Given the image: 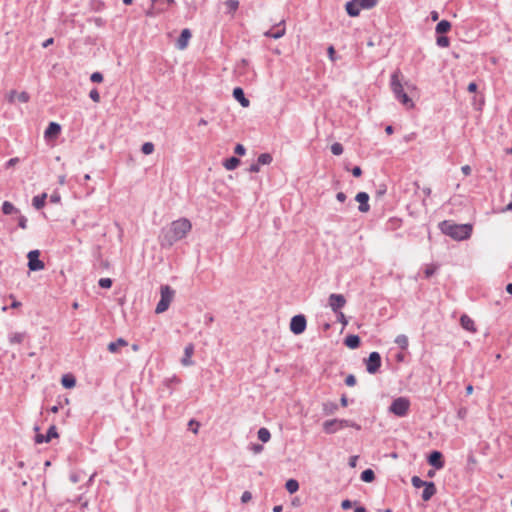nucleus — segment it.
Here are the masks:
<instances>
[{
  "label": "nucleus",
  "instance_id": "nucleus-1",
  "mask_svg": "<svg viewBox=\"0 0 512 512\" xmlns=\"http://www.w3.org/2000/svg\"><path fill=\"white\" fill-rule=\"evenodd\" d=\"M192 224L187 218L173 221L170 226L163 229L160 235V244L163 248L172 247L176 242L184 239L191 231Z\"/></svg>",
  "mask_w": 512,
  "mask_h": 512
},
{
  "label": "nucleus",
  "instance_id": "nucleus-2",
  "mask_svg": "<svg viewBox=\"0 0 512 512\" xmlns=\"http://www.w3.org/2000/svg\"><path fill=\"white\" fill-rule=\"evenodd\" d=\"M440 231L455 241H464L471 237L473 225L470 223L457 224L453 220H443L438 224Z\"/></svg>",
  "mask_w": 512,
  "mask_h": 512
},
{
  "label": "nucleus",
  "instance_id": "nucleus-3",
  "mask_svg": "<svg viewBox=\"0 0 512 512\" xmlns=\"http://www.w3.org/2000/svg\"><path fill=\"white\" fill-rule=\"evenodd\" d=\"M175 296V290L165 284L160 286V300L156 305L155 313L162 314L169 309L171 302Z\"/></svg>",
  "mask_w": 512,
  "mask_h": 512
},
{
  "label": "nucleus",
  "instance_id": "nucleus-4",
  "mask_svg": "<svg viewBox=\"0 0 512 512\" xmlns=\"http://www.w3.org/2000/svg\"><path fill=\"white\" fill-rule=\"evenodd\" d=\"M410 405L411 403L409 398L400 396L392 401L388 411L397 417H405L409 412Z\"/></svg>",
  "mask_w": 512,
  "mask_h": 512
},
{
  "label": "nucleus",
  "instance_id": "nucleus-5",
  "mask_svg": "<svg viewBox=\"0 0 512 512\" xmlns=\"http://www.w3.org/2000/svg\"><path fill=\"white\" fill-rule=\"evenodd\" d=\"M41 252L38 249L31 250L27 254L28 269L32 272L41 271L45 268V263L40 259Z\"/></svg>",
  "mask_w": 512,
  "mask_h": 512
},
{
  "label": "nucleus",
  "instance_id": "nucleus-6",
  "mask_svg": "<svg viewBox=\"0 0 512 512\" xmlns=\"http://www.w3.org/2000/svg\"><path fill=\"white\" fill-rule=\"evenodd\" d=\"M364 363L366 365V371L369 374H376L377 372H379L382 364V358L380 353L377 351L371 352L368 358L364 359Z\"/></svg>",
  "mask_w": 512,
  "mask_h": 512
},
{
  "label": "nucleus",
  "instance_id": "nucleus-7",
  "mask_svg": "<svg viewBox=\"0 0 512 512\" xmlns=\"http://www.w3.org/2000/svg\"><path fill=\"white\" fill-rule=\"evenodd\" d=\"M290 331L294 335H301L307 328V319L304 314L294 315L289 324Z\"/></svg>",
  "mask_w": 512,
  "mask_h": 512
},
{
  "label": "nucleus",
  "instance_id": "nucleus-8",
  "mask_svg": "<svg viewBox=\"0 0 512 512\" xmlns=\"http://www.w3.org/2000/svg\"><path fill=\"white\" fill-rule=\"evenodd\" d=\"M402 78L403 75L399 69H396L390 77V88L396 99L405 92L402 84Z\"/></svg>",
  "mask_w": 512,
  "mask_h": 512
},
{
  "label": "nucleus",
  "instance_id": "nucleus-9",
  "mask_svg": "<svg viewBox=\"0 0 512 512\" xmlns=\"http://www.w3.org/2000/svg\"><path fill=\"white\" fill-rule=\"evenodd\" d=\"M427 463L437 470L445 466L444 457L441 451L433 450L427 456Z\"/></svg>",
  "mask_w": 512,
  "mask_h": 512
},
{
  "label": "nucleus",
  "instance_id": "nucleus-10",
  "mask_svg": "<svg viewBox=\"0 0 512 512\" xmlns=\"http://www.w3.org/2000/svg\"><path fill=\"white\" fill-rule=\"evenodd\" d=\"M58 436L56 426L51 425L45 434L37 433L34 440L36 444H43L49 443L53 438H57Z\"/></svg>",
  "mask_w": 512,
  "mask_h": 512
},
{
  "label": "nucleus",
  "instance_id": "nucleus-11",
  "mask_svg": "<svg viewBox=\"0 0 512 512\" xmlns=\"http://www.w3.org/2000/svg\"><path fill=\"white\" fill-rule=\"evenodd\" d=\"M328 304L334 313H338L345 306L346 299L342 294L332 293L328 298Z\"/></svg>",
  "mask_w": 512,
  "mask_h": 512
},
{
  "label": "nucleus",
  "instance_id": "nucleus-12",
  "mask_svg": "<svg viewBox=\"0 0 512 512\" xmlns=\"http://www.w3.org/2000/svg\"><path fill=\"white\" fill-rule=\"evenodd\" d=\"M369 199V194L364 191L356 194L355 200L359 203L358 210L361 213H366L370 210Z\"/></svg>",
  "mask_w": 512,
  "mask_h": 512
},
{
  "label": "nucleus",
  "instance_id": "nucleus-13",
  "mask_svg": "<svg viewBox=\"0 0 512 512\" xmlns=\"http://www.w3.org/2000/svg\"><path fill=\"white\" fill-rule=\"evenodd\" d=\"M192 37V33L190 29L185 28L181 31L180 36L178 37L176 41V47L179 50H184L188 47L189 41Z\"/></svg>",
  "mask_w": 512,
  "mask_h": 512
},
{
  "label": "nucleus",
  "instance_id": "nucleus-14",
  "mask_svg": "<svg viewBox=\"0 0 512 512\" xmlns=\"http://www.w3.org/2000/svg\"><path fill=\"white\" fill-rule=\"evenodd\" d=\"M285 32H286V29L284 26V21H281L279 24H277L272 29H269L268 31H266L264 33V36H266L268 38L279 39L285 35Z\"/></svg>",
  "mask_w": 512,
  "mask_h": 512
},
{
  "label": "nucleus",
  "instance_id": "nucleus-15",
  "mask_svg": "<svg viewBox=\"0 0 512 512\" xmlns=\"http://www.w3.org/2000/svg\"><path fill=\"white\" fill-rule=\"evenodd\" d=\"M185 7V18L191 20L195 17L198 11L197 0H183Z\"/></svg>",
  "mask_w": 512,
  "mask_h": 512
},
{
  "label": "nucleus",
  "instance_id": "nucleus-16",
  "mask_svg": "<svg viewBox=\"0 0 512 512\" xmlns=\"http://www.w3.org/2000/svg\"><path fill=\"white\" fill-rule=\"evenodd\" d=\"M16 99L21 103H27L30 99V96L25 91L18 93L16 90H11L7 95L8 102L14 103Z\"/></svg>",
  "mask_w": 512,
  "mask_h": 512
},
{
  "label": "nucleus",
  "instance_id": "nucleus-17",
  "mask_svg": "<svg viewBox=\"0 0 512 512\" xmlns=\"http://www.w3.org/2000/svg\"><path fill=\"white\" fill-rule=\"evenodd\" d=\"M193 354H194V345L192 343H189L184 348V355L181 359V364L185 367L194 365V361L192 360Z\"/></svg>",
  "mask_w": 512,
  "mask_h": 512
},
{
  "label": "nucleus",
  "instance_id": "nucleus-18",
  "mask_svg": "<svg viewBox=\"0 0 512 512\" xmlns=\"http://www.w3.org/2000/svg\"><path fill=\"white\" fill-rule=\"evenodd\" d=\"M423 488L421 495L423 501H429L437 493V488L433 481H427Z\"/></svg>",
  "mask_w": 512,
  "mask_h": 512
},
{
  "label": "nucleus",
  "instance_id": "nucleus-19",
  "mask_svg": "<svg viewBox=\"0 0 512 512\" xmlns=\"http://www.w3.org/2000/svg\"><path fill=\"white\" fill-rule=\"evenodd\" d=\"M180 383H181V379L178 376L173 375L171 377L165 378L162 381V386L165 387L168 390V394L170 396L174 392L173 385H177V384H180Z\"/></svg>",
  "mask_w": 512,
  "mask_h": 512
},
{
  "label": "nucleus",
  "instance_id": "nucleus-20",
  "mask_svg": "<svg viewBox=\"0 0 512 512\" xmlns=\"http://www.w3.org/2000/svg\"><path fill=\"white\" fill-rule=\"evenodd\" d=\"M233 97L242 107H248L250 105V101L245 97L244 90L241 87H235L233 89Z\"/></svg>",
  "mask_w": 512,
  "mask_h": 512
},
{
  "label": "nucleus",
  "instance_id": "nucleus-21",
  "mask_svg": "<svg viewBox=\"0 0 512 512\" xmlns=\"http://www.w3.org/2000/svg\"><path fill=\"white\" fill-rule=\"evenodd\" d=\"M344 345L350 349H357L361 345V339L356 334H348L344 339Z\"/></svg>",
  "mask_w": 512,
  "mask_h": 512
},
{
  "label": "nucleus",
  "instance_id": "nucleus-22",
  "mask_svg": "<svg viewBox=\"0 0 512 512\" xmlns=\"http://www.w3.org/2000/svg\"><path fill=\"white\" fill-rule=\"evenodd\" d=\"M363 8L360 7L359 3L357 2V0H351L349 2L346 3V11H347V14L351 17H357L359 14H360V11L362 10Z\"/></svg>",
  "mask_w": 512,
  "mask_h": 512
},
{
  "label": "nucleus",
  "instance_id": "nucleus-23",
  "mask_svg": "<svg viewBox=\"0 0 512 512\" xmlns=\"http://www.w3.org/2000/svg\"><path fill=\"white\" fill-rule=\"evenodd\" d=\"M62 130H44V139L47 145L53 147Z\"/></svg>",
  "mask_w": 512,
  "mask_h": 512
},
{
  "label": "nucleus",
  "instance_id": "nucleus-24",
  "mask_svg": "<svg viewBox=\"0 0 512 512\" xmlns=\"http://www.w3.org/2000/svg\"><path fill=\"white\" fill-rule=\"evenodd\" d=\"M460 325L464 330L469 332H475L476 327L472 318H470L467 314H463L460 317Z\"/></svg>",
  "mask_w": 512,
  "mask_h": 512
},
{
  "label": "nucleus",
  "instance_id": "nucleus-25",
  "mask_svg": "<svg viewBox=\"0 0 512 512\" xmlns=\"http://www.w3.org/2000/svg\"><path fill=\"white\" fill-rule=\"evenodd\" d=\"M241 163V160L236 156H230L223 161V167L228 171L235 170Z\"/></svg>",
  "mask_w": 512,
  "mask_h": 512
},
{
  "label": "nucleus",
  "instance_id": "nucleus-26",
  "mask_svg": "<svg viewBox=\"0 0 512 512\" xmlns=\"http://www.w3.org/2000/svg\"><path fill=\"white\" fill-rule=\"evenodd\" d=\"M339 409V405L333 401H326L322 403V412L324 415H333Z\"/></svg>",
  "mask_w": 512,
  "mask_h": 512
},
{
  "label": "nucleus",
  "instance_id": "nucleus-27",
  "mask_svg": "<svg viewBox=\"0 0 512 512\" xmlns=\"http://www.w3.org/2000/svg\"><path fill=\"white\" fill-rule=\"evenodd\" d=\"M61 384L65 389H72L76 386V377L72 373L64 374L61 377Z\"/></svg>",
  "mask_w": 512,
  "mask_h": 512
},
{
  "label": "nucleus",
  "instance_id": "nucleus-28",
  "mask_svg": "<svg viewBox=\"0 0 512 512\" xmlns=\"http://www.w3.org/2000/svg\"><path fill=\"white\" fill-rule=\"evenodd\" d=\"M47 197H48V195L45 192L34 196L32 199V206L36 210L42 209L46 204Z\"/></svg>",
  "mask_w": 512,
  "mask_h": 512
},
{
  "label": "nucleus",
  "instance_id": "nucleus-29",
  "mask_svg": "<svg viewBox=\"0 0 512 512\" xmlns=\"http://www.w3.org/2000/svg\"><path fill=\"white\" fill-rule=\"evenodd\" d=\"M323 431L326 434H334L339 431L336 419H330L323 422Z\"/></svg>",
  "mask_w": 512,
  "mask_h": 512
},
{
  "label": "nucleus",
  "instance_id": "nucleus-30",
  "mask_svg": "<svg viewBox=\"0 0 512 512\" xmlns=\"http://www.w3.org/2000/svg\"><path fill=\"white\" fill-rule=\"evenodd\" d=\"M1 211L4 215H11L14 213H20V210L15 207L10 201H4L1 206Z\"/></svg>",
  "mask_w": 512,
  "mask_h": 512
},
{
  "label": "nucleus",
  "instance_id": "nucleus-31",
  "mask_svg": "<svg viewBox=\"0 0 512 512\" xmlns=\"http://www.w3.org/2000/svg\"><path fill=\"white\" fill-rule=\"evenodd\" d=\"M128 343L123 338H118L116 341H112L108 344V351L110 353H117L119 351V347L126 346Z\"/></svg>",
  "mask_w": 512,
  "mask_h": 512
},
{
  "label": "nucleus",
  "instance_id": "nucleus-32",
  "mask_svg": "<svg viewBox=\"0 0 512 512\" xmlns=\"http://www.w3.org/2000/svg\"><path fill=\"white\" fill-rule=\"evenodd\" d=\"M360 479L365 483H371L375 480V472L371 468H367L361 472Z\"/></svg>",
  "mask_w": 512,
  "mask_h": 512
},
{
  "label": "nucleus",
  "instance_id": "nucleus-33",
  "mask_svg": "<svg viewBox=\"0 0 512 512\" xmlns=\"http://www.w3.org/2000/svg\"><path fill=\"white\" fill-rule=\"evenodd\" d=\"M451 29V23L448 20H441L436 25L435 31L437 34H445Z\"/></svg>",
  "mask_w": 512,
  "mask_h": 512
},
{
  "label": "nucleus",
  "instance_id": "nucleus-34",
  "mask_svg": "<svg viewBox=\"0 0 512 512\" xmlns=\"http://www.w3.org/2000/svg\"><path fill=\"white\" fill-rule=\"evenodd\" d=\"M26 337L24 332H14L9 334L8 339L10 344H21Z\"/></svg>",
  "mask_w": 512,
  "mask_h": 512
},
{
  "label": "nucleus",
  "instance_id": "nucleus-35",
  "mask_svg": "<svg viewBox=\"0 0 512 512\" xmlns=\"http://www.w3.org/2000/svg\"><path fill=\"white\" fill-rule=\"evenodd\" d=\"M285 489L290 494H294L299 490V482L294 478H290L285 483Z\"/></svg>",
  "mask_w": 512,
  "mask_h": 512
},
{
  "label": "nucleus",
  "instance_id": "nucleus-36",
  "mask_svg": "<svg viewBox=\"0 0 512 512\" xmlns=\"http://www.w3.org/2000/svg\"><path fill=\"white\" fill-rule=\"evenodd\" d=\"M257 437L261 442L266 443L270 440L271 433L267 428L261 427L257 432Z\"/></svg>",
  "mask_w": 512,
  "mask_h": 512
},
{
  "label": "nucleus",
  "instance_id": "nucleus-37",
  "mask_svg": "<svg viewBox=\"0 0 512 512\" xmlns=\"http://www.w3.org/2000/svg\"><path fill=\"white\" fill-rule=\"evenodd\" d=\"M395 343L399 346L400 349L406 350L409 345L408 337L404 334H400L395 338Z\"/></svg>",
  "mask_w": 512,
  "mask_h": 512
},
{
  "label": "nucleus",
  "instance_id": "nucleus-38",
  "mask_svg": "<svg viewBox=\"0 0 512 512\" xmlns=\"http://www.w3.org/2000/svg\"><path fill=\"white\" fill-rule=\"evenodd\" d=\"M256 161L260 165H269L273 161V157L270 153H261Z\"/></svg>",
  "mask_w": 512,
  "mask_h": 512
},
{
  "label": "nucleus",
  "instance_id": "nucleus-39",
  "mask_svg": "<svg viewBox=\"0 0 512 512\" xmlns=\"http://www.w3.org/2000/svg\"><path fill=\"white\" fill-rule=\"evenodd\" d=\"M397 100L408 109L414 106L412 99L407 95L406 92L401 94Z\"/></svg>",
  "mask_w": 512,
  "mask_h": 512
},
{
  "label": "nucleus",
  "instance_id": "nucleus-40",
  "mask_svg": "<svg viewBox=\"0 0 512 512\" xmlns=\"http://www.w3.org/2000/svg\"><path fill=\"white\" fill-rule=\"evenodd\" d=\"M357 2L363 9H371L377 5L378 0H357Z\"/></svg>",
  "mask_w": 512,
  "mask_h": 512
},
{
  "label": "nucleus",
  "instance_id": "nucleus-41",
  "mask_svg": "<svg viewBox=\"0 0 512 512\" xmlns=\"http://www.w3.org/2000/svg\"><path fill=\"white\" fill-rule=\"evenodd\" d=\"M225 5L228 9V13H234L239 8L238 0H226Z\"/></svg>",
  "mask_w": 512,
  "mask_h": 512
},
{
  "label": "nucleus",
  "instance_id": "nucleus-42",
  "mask_svg": "<svg viewBox=\"0 0 512 512\" xmlns=\"http://www.w3.org/2000/svg\"><path fill=\"white\" fill-rule=\"evenodd\" d=\"M154 144L152 142H145L143 143V145L141 146V152L144 154V155H150L154 152Z\"/></svg>",
  "mask_w": 512,
  "mask_h": 512
},
{
  "label": "nucleus",
  "instance_id": "nucleus-43",
  "mask_svg": "<svg viewBox=\"0 0 512 512\" xmlns=\"http://www.w3.org/2000/svg\"><path fill=\"white\" fill-rule=\"evenodd\" d=\"M98 285L102 289H110L113 285V280L111 278H100Z\"/></svg>",
  "mask_w": 512,
  "mask_h": 512
},
{
  "label": "nucleus",
  "instance_id": "nucleus-44",
  "mask_svg": "<svg viewBox=\"0 0 512 512\" xmlns=\"http://www.w3.org/2000/svg\"><path fill=\"white\" fill-rule=\"evenodd\" d=\"M160 13H162V10L155 8V4H151V6L145 11V15L151 18L156 17Z\"/></svg>",
  "mask_w": 512,
  "mask_h": 512
},
{
  "label": "nucleus",
  "instance_id": "nucleus-45",
  "mask_svg": "<svg viewBox=\"0 0 512 512\" xmlns=\"http://www.w3.org/2000/svg\"><path fill=\"white\" fill-rule=\"evenodd\" d=\"M199 427H200V422L199 421H197L196 419H190L189 420V422H188V430H190L194 434H198Z\"/></svg>",
  "mask_w": 512,
  "mask_h": 512
},
{
  "label": "nucleus",
  "instance_id": "nucleus-46",
  "mask_svg": "<svg viewBox=\"0 0 512 512\" xmlns=\"http://www.w3.org/2000/svg\"><path fill=\"white\" fill-rule=\"evenodd\" d=\"M343 146L339 142H335L331 145V152L335 156H339L343 153Z\"/></svg>",
  "mask_w": 512,
  "mask_h": 512
},
{
  "label": "nucleus",
  "instance_id": "nucleus-47",
  "mask_svg": "<svg viewBox=\"0 0 512 512\" xmlns=\"http://www.w3.org/2000/svg\"><path fill=\"white\" fill-rule=\"evenodd\" d=\"M436 43H437V45H438L439 47H443V48H445V47H448V46H449V44H450V40H449V38H448V37H446V36H444V35L440 34V36H438V37H437V39H436Z\"/></svg>",
  "mask_w": 512,
  "mask_h": 512
},
{
  "label": "nucleus",
  "instance_id": "nucleus-48",
  "mask_svg": "<svg viewBox=\"0 0 512 512\" xmlns=\"http://www.w3.org/2000/svg\"><path fill=\"white\" fill-rule=\"evenodd\" d=\"M427 481L422 480L419 476H413L411 478V483L414 488H421L426 484Z\"/></svg>",
  "mask_w": 512,
  "mask_h": 512
},
{
  "label": "nucleus",
  "instance_id": "nucleus-49",
  "mask_svg": "<svg viewBox=\"0 0 512 512\" xmlns=\"http://www.w3.org/2000/svg\"><path fill=\"white\" fill-rule=\"evenodd\" d=\"M344 383L349 387H353L356 385L357 379L354 374H348L344 380Z\"/></svg>",
  "mask_w": 512,
  "mask_h": 512
},
{
  "label": "nucleus",
  "instance_id": "nucleus-50",
  "mask_svg": "<svg viewBox=\"0 0 512 512\" xmlns=\"http://www.w3.org/2000/svg\"><path fill=\"white\" fill-rule=\"evenodd\" d=\"M345 169L347 171H350L349 167L346 165L345 166ZM351 173L354 177L358 178V177H361L362 175V169L360 166H354L352 169H351Z\"/></svg>",
  "mask_w": 512,
  "mask_h": 512
},
{
  "label": "nucleus",
  "instance_id": "nucleus-51",
  "mask_svg": "<svg viewBox=\"0 0 512 512\" xmlns=\"http://www.w3.org/2000/svg\"><path fill=\"white\" fill-rule=\"evenodd\" d=\"M17 221H18V227L21 228V229H26L27 228V223H28V220L27 218L24 216V215H19L18 218H17Z\"/></svg>",
  "mask_w": 512,
  "mask_h": 512
},
{
  "label": "nucleus",
  "instance_id": "nucleus-52",
  "mask_svg": "<svg viewBox=\"0 0 512 512\" xmlns=\"http://www.w3.org/2000/svg\"><path fill=\"white\" fill-rule=\"evenodd\" d=\"M49 201L53 204H58L60 203L61 201V196H60V193L58 191H54L50 197H49Z\"/></svg>",
  "mask_w": 512,
  "mask_h": 512
},
{
  "label": "nucleus",
  "instance_id": "nucleus-53",
  "mask_svg": "<svg viewBox=\"0 0 512 512\" xmlns=\"http://www.w3.org/2000/svg\"><path fill=\"white\" fill-rule=\"evenodd\" d=\"M90 80L93 83H100V82L103 81V75L100 72H94V73L91 74Z\"/></svg>",
  "mask_w": 512,
  "mask_h": 512
},
{
  "label": "nucleus",
  "instance_id": "nucleus-54",
  "mask_svg": "<svg viewBox=\"0 0 512 512\" xmlns=\"http://www.w3.org/2000/svg\"><path fill=\"white\" fill-rule=\"evenodd\" d=\"M89 97L92 101L98 103L100 102V94L98 92V90L96 88H93L90 93H89Z\"/></svg>",
  "mask_w": 512,
  "mask_h": 512
},
{
  "label": "nucleus",
  "instance_id": "nucleus-55",
  "mask_svg": "<svg viewBox=\"0 0 512 512\" xmlns=\"http://www.w3.org/2000/svg\"><path fill=\"white\" fill-rule=\"evenodd\" d=\"M234 153L236 155L243 156L246 153V148L244 147V145L238 143L234 147Z\"/></svg>",
  "mask_w": 512,
  "mask_h": 512
},
{
  "label": "nucleus",
  "instance_id": "nucleus-56",
  "mask_svg": "<svg viewBox=\"0 0 512 512\" xmlns=\"http://www.w3.org/2000/svg\"><path fill=\"white\" fill-rule=\"evenodd\" d=\"M354 503H355V502H353V501H352V500H350V499H344V500L341 502V508H342L343 510H348V509H350V508H352V507H353V504H354Z\"/></svg>",
  "mask_w": 512,
  "mask_h": 512
},
{
  "label": "nucleus",
  "instance_id": "nucleus-57",
  "mask_svg": "<svg viewBox=\"0 0 512 512\" xmlns=\"http://www.w3.org/2000/svg\"><path fill=\"white\" fill-rule=\"evenodd\" d=\"M335 419H336L337 425L339 427V430L346 428V427H348V425H350L349 419H338V418H335Z\"/></svg>",
  "mask_w": 512,
  "mask_h": 512
},
{
  "label": "nucleus",
  "instance_id": "nucleus-58",
  "mask_svg": "<svg viewBox=\"0 0 512 512\" xmlns=\"http://www.w3.org/2000/svg\"><path fill=\"white\" fill-rule=\"evenodd\" d=\"M19 162V158L18 157H14V158H10L6 163H5V168L6 169H9L11 167H13L14 165H16L17 163Z\"/></svg>",
  "mask_w": 512,
  "mask_h": 512
},
{
  "label": "nucleus",
  "instance_id": "nucleus-59",
  "mask_svg": "<svg viewBox=\"0 0 512 512\" xmlns=\"http://www.w3.org/2000/svg\"><path fill=\"white\" fill-rule=\"evenodd\" d=\"M435 272H436V268L433 266H429L425 269L424 274H425L426 278H430L431 276H433L435 274Z\"/></svg>",
  "mask_w": 512,
  "mask_h": 512
},
{
  "label": "nucleus",
  "instance_id": "nucleus-60",
  "mask_svg": "<svg viewBox=\"0 0 512 512\" xmlns=\"http://www.w3.org/2000/svg\"><path fill=\"white\" fill-rule=\"evenodd\" d=\"M252 499V494L249 491H244L241 496V502L247 503Z\"/></svg>",
  "mask_w": 512,
  "mask_h": 512
},
{
  "label": "nucleus",
  "instance_id": "nucleus-61",
  "mask_svg": "<svg viewBox=\"0 0 512 512\" xmlns=\"http://www.w3.org/2000/svg\"><path fill=\"white\" fill-rule=\"evenodd\" d=\"M260 166L261 165L256 161L249 166L248 171L251 173H257L260 171Z\"/></svg>",
  "mask_w": 512,
  "mask_h": 512
},
{
  "label": "nucleus",
  "instance_id": "nucleus-62",
  "mask_svg": "<svg viewBox=\"0 0 512 512\" xmlns=\"http://www.w3.org/2000/svg\"><path fill=\"white\" fill-rule=\"evenodd\" d=\"M358 459H359V456H357V455L349 457L348 465L351 468H355L357 466Z\"/></svg>",
  "mask_w": 512,
  "mask_h": 512
},
{
  "label": "nucleus",
  "instance_id": "nucleus-63",
  "mask_svg": "<svg viewBox=\"0 0 512 512\" xmlns=\"http://www.w3.org/2000/svg\"><path fill=\"white\" fill-rule=\"evenodd\" d=\"M336 315H337L339 322H341L344 326L347 325L348 321H347L345 315L343 314V312H341L339 310L338 313H336Z\"/></svg>",
  "mask_w": 512,
  "mask_h": 512
},
{
  "label": "nucleus",
  "instance_id": "nucleus-64",
  "mask_svg": "<svg viewBox=\"0 0 512 512\" xmlns=\"http://www.w3.org/2000/svg\"><path fill=\"white\" fill-rule=\"evenodd\" d=\"M251 450L255 453V454H258L260 452L263 451V445L262 444H252L251 445Z\"/></svg>",
  "mask_w": 512,
  "mask_h": 512
}]
</instances>
